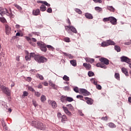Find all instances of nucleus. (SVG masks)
<instances>
[{
    "label": "nucleus",
    "instance_id": "obj_1",
    "mask_svg": "<svg viewBox=\"0 0 131 131\" xmlns=\"http://www.w3.org/2000/svg\"><path fill=\"white\" fill-rule=\"evenodd\" d=\"M99 61L100 62H98L96 64V67L106 69L107 66H106V65H109V60L105 57H101L99 59Z\"/></svg>",
    "mask_w": 131,
    "mask_h": 131
},
{
    "label": "nucleus",
    "instance_id": "obj_2",
    "mask_svg": "<svg viewBox=\"0 0 131 131\" xmlns=\"http://www.w3.org/2000/svg\"><path fill=\"white\" fill-rule=\"evenodd\" d=\"M0 14L1 16L7 15V16L10 17V18H14V15H13V13H12V10L11 9H9V10H8L7 8L0 7Z\"/></svg>",
    "mask_w": 131,
    "mask_h": 131
},
{
    "label": "nucleus",
    "instance_id": "obj_3",
    "mask_svg": "<svg viewBox=\"0 0 131 131\" xmlns=\"http://www.w3.org/2000/svg\"><path fill=\"white\" fill-rule=\"evenodd\" d=\"M0 91L3 92L4 94H5V95H7V96H11V91L10 89L4 85H0Z\"/></svg>",
    "mask_w": 131,
    "mask_h": 131
},
{
    "label": "nucleus",
    "instance_id": "obj_4",
    "mask_svg": "<svg viewBox=\"0 0 131 131\" xmlns=\"http://www.w3.org/2000/svg\"><path fill=\"white\" fill-rule=\"evenodd\" d=\"M35 60L39 63H45V62H47L48 61V59H47V58L39 55H36L35 57Z\"/></svg>",
    "mask_w": 131,
    "mask_h": 131
},
{
    "label": "nucleus",
    "instance_id": "obj_5",
    "mask_svg": "<svg viewBox=\"0 0 131 131\" xmlns=\"http://www.w3.org/2000/svg\"><path fill=\"white\" fill-rule=\"evenodd\" d=\"M33 123L35 124V126H36L37 128H39V129H45V128H46V125L40 122L34 121H33Z\"/></svg>",
    "mask_w": 131,
    "mask_h": 131
},
{
    "label": "nucleus",
    "instance_id": "obj_6",
    "mask_svg": "<svg viewBox=\"0 0 131 131\" xmlns=\"http://www.w3.org/2000/svg\"><path fill=\"white\" fill-rule=\"evenodd\" d=\"M116 43L114 41L111 40H107L105 41H103L101 43V47L105 48V47H108L109 46H115Z\"/></svg>",
    "mask_w": 131,
    "mask_h": 131
},
{
    "label": "nucleus",
    "instance_id": "obj_7",
    "mask_svg": "<svg viewBox=\"0 0 131 131\" xmlns=\"http://www.w3.org/2000/svg\"><path fill=\"white\" fill-rule=\"evenodd\" d=\"M37 46H38V47H39L41 51H42V52H45V53L47 52V45H46V43L41 41H38L37 42Z\"/></svg>",
    "mask_w": 131,
    "mask_h": 131
},
{
    "label": "nucleus",
    "instance_id": "obj_8",
    "mask_svg": "<svg viewBox=\"0 0 131 131\" xmlns=\"http://www.w3.org/2000/svg\"><path fill=\"white\" fill-rule=\"evenodd\" d=\"M79 92L82 95H83V96H85V97H86V96H90V95H91V93H90L89 91L84 89H79Z\"/></svg>",
    "mask_w": 131,
    "mask_h": 131
},
{
    "label": "nucleus",
    "instance_id": "obj_9",
    "mask_svg": "<svg viewBox=\"0 0 131 131\" xmlns=\"http://www.w3.org/2000/svg\"><path fill=\"white\" fill-rule=\"evenodd\" d=\"M121 62H125V63H127L128 64H129L130 63L131 61L129 58H128L126 56H122L120 57Z\"/></svg>",
    "mask_w": 131,
    "mask_h": 131
},
{
    "label": "nucleus",
    "instance_id": "obj_10",
    "mask_svg": "<svg viewBox=\"0 0 131 131\" xmlns=\"http://www.w3.org/2000/svg\"><path fill=\"white\" fill-rule=\"evenodd\" d=\"M64 27L66 28H69L70 30L74 33H77V30H76V29L72 26H65Z\"/></svg>",
    "mask_w": 131,
    "mask_h": 131
},
{
    "label": "nucleus",
    "instance_id": "obj_11",
    "mask_svg": "<svg viewBox=\"0 0 131 131\" xmlns=\"http://www.w3.org/2000/svg\"><path fill=\"white\" fill-rule=\"evenodd\" d=\"M110 22L113 25H116V24H117V19H116V18H115V17L113 16H110Z\"/></svg>",
    "mask_w": 131,
    "mask_h": 131
},
{
    "label": "nucleus",
    "instance_id": "obj_12",
    "mask_svg": "<svg viewBox=\"0 0 131 131\" xmlns=\"http://www.w3.org/2000/svg\"><path fill=\"white\" fill-rule=\"evenodd\" d=\"M62 108L67 115H68L69 116H71V115H72V113H71V112H70V111L68 110V108H67V107L65 106H62Z\"/></svg>",
    "mask_w": 131,
    "mask_h": 131
},
{
    "label": "nucleus",
    "instance_id": "obj_13",
    "mask_svg": "<svg viewBox=\"0 0 131 131\" xmlns=\"http://www.w3.org/2000/svg\"><path fill=\"white\" fill-rule=\"evenodd\" d=\"M83 66L85 68L86 70H91L92 69V65L88 63H83Z\"/></svg>",
    "mask_w": 131,
    "mask_h": 131
},
{
    "label": "nucleus",
    "instance_id": "obj_14",
    "mask_svg": "<svg viewBox=\"0 0 131 131\" xmlns=\"http://www.w3.org/2000/svg\"><path fill=\"white\" fill-rule=\"evenodd\" d=\"M84 99L86 101L87 104H89V105H93V103L94 102L93 99L89 97H84Z\"/></svg>",
    "mask_w": 131,
    "mask_h": 131
},
{
    "label": "nucleus",
    "instance_id": "obj_15",
    "mask_svg": "<svg viewBox=\"0 0 131 131\" xmlns=\"http://www.w3.org/2000/svg\"><path fill=\"white\" fill-rule=\"evenodd\" d=\"M40 14V10L39 9L33 10L32 11V14L34 16H38Z\"/></svg>",
    "mask_w": 131,
    "mask_h": 131
},
{
    "label": "nucleus",
    "instance_id": "obj_16",
    "mask_svg": "<svg viewBox=\"0 0 131 131\" xmlns=\"http://www.w3.org/2000/svg\"><path fill=\"white\" fill-rule=\"evenodd\" d=\"M85 17L86 19H92L94 18V16H93V14L89 13H85Z\"/></svg>",
    "mask_w": 131,
    "mask_h": 131
},
{
    "label": "nucleus",
    "instance_id": "obj_17",
    "mask_svg": "<svg viewBox=\"0 0 131 131\" xmlns=\"http://www.w3.org/2000/svg\"><path fill=\"white\" fill-rule=\"evenodd\" d=\"M67 120H68V119L67 118V116H66V115H62L61 117V122H62V123H66Z\"/></svg>",
    "mask_w": 131,
    "mask_h": 131
},
{
    "label": "nucleus",
    "instance_id": "obj_18",
    "mask_svg": "<svg viewBox=\"0 0 131 131\" xmlns=\"http://www.w3.org/2000/svg\"><path fill=\"white\" fill-rule=\"evenodd\" d=\"M50 104L52 105V108H55L57 107V103L54 100H51Z\"/></svg>",
    "mask_w": 131,
    "mask_h": 131
},
{
    "label": "nucleus",
    "instance_id": "obj_19",
    "mask_svg": "<svg viewBox=\"0 0 131 131\" xmlns=\"http://www.w3.org/2000/svg\"><path fill=\"white\" fill-rule=\"evenodd\" d=\"M122 72L125 74L126 76H128V71L125 68H122L121 69Z\"/></svg>",
    "mask_w": 131,
    "mask_h": 131
},
{
    "label": "nucleus",
    "instance_id": "obj_20",
    "mask_svg": "<svg viewBox=\"0 0 131 131\" xmlns=\"http://www.w3.org/2000/svg\"><path fill=\"white\" fill-rule=\"evenodd\" d=\"M107 9L111 12H115V8L113 6H107Z\"/></svg>",
    "mask_w": 131,
    "mask_h": 131
},
{
    "label": "nucleus",
    "instance_id": "obj_21",
    "mask_svg": "<svg viewBox=\"0 0 131 131\" xmlns=\"http://www.w3.org/2000/svg\"><path fill=\"white\" fill-rule=\"evenodd\" d=\"M94 9L97 13H101V12H102V11H103V9H102V8H101L100 7H95Z\"/></svg>",
    "mask_w": 131,
    "mask_h": 131
},
{
    "label": "nucleus",
    "instance_id": "obj_22",
    "mask_svg": "<svg viewBox=\"0 0 131 131\" xmlns=\"http://www.w3.org/2000/svg\"><path fill=\"white\" fill-rule=\"evenodd\" d=\"M70 63L72 66H74V67H76L77 66V63L76 62V60L73 59L70 61Z\"/></svg>",
    "mask_w": 131,
    "mask_h": 131
},
{
    "label": "nucleus",
    "instance_id": "obj_23",
    "mask_svg": "<svg viewBox=\"0 0 131 131\" xmlns=\"http://www.w3.org/2000/svg\"><path fill=\"white\" fill-rule=\"evenodd\" d=\"M108 125L109 127H111V128H114L116 127V125H115V124L112 122L108 123Z\"/></svg>",
    "mask_w": 131,
    "mask_h": 131
},
{
    "label": "nucleus",
    "instance_id": "obj_24",
    "mask_svg": "<svg viewBox=\"0 0 131 131\" xmlns=\"http://www.w3.org/2000/svg\"><path fill=\"white\" fill-rule=\"evenodd\" d=\"M85 61L92 64L95 62V59L94 58H88L85 59Z\"/></svg>",
    "mask_w": 131,
    "mask_h": 131
},
{
    "label": "nucleus",
    "instance_id": "obj_25",
    "mask_svg": "<svg viewBox=\"0 0 131 131\" xmlns=\"http://www.w3.org/2000/svg\"><path fill=\"white\" fill-rule=\"evenodd\" d=\"M60 100H61V102H62V103H64L65 101L67 100V96H62L60 98Z\"/></svg>",
    "mask_w": 131,
    "mask_h": 131
},
{
    "label": "nucleus",
    "instance_id": "obj_26",
    "mask_svg": "<svg viewBox=\"0 0 131 131\" xmlns=\"http://www.w3.org/2000/svg\"><path fill=\"white\" fill-rule=\"evenodd\" d=\"M40 10L41 12H45L47 10V7L43 5H41L40 7Z\"/></svg>",
    "mask_w": 131,
    "mask_h": 131
},
{
    "label": "nucleus",
    "instance_id": "obj_27",
    "mask_svg": "<svg viewBox=\"0 0 131 131\" xmlns=\"http://www.w3.org/2000/svg\"><path fill=\"white\" fill-rule=\"evenodd\" d=\"M6 29V32L7 34H9L11 31V29H10V27H9L8 25H6L5 26Z\"/></svg>",
    "mask_w": 131,
    "mask_h": 131
},
{
    "label": "nucleus",
    "instance_id": "obj_28",
    "mask_svg": "<svg viewBox=\"0 0 131 131\" xmlns=\"http://www.w3.org/2000/svg\"><path fill=\"white\" fill-rule=\"evenodd\" d=\"M115 51H116L118 52H120L121 51V49L120 48V47H119L117 45L115 46Z\"/></svg>",
    "mask_w": 131,
    "mask_h": 131
},
{
    "label": "nucleus",
    "instance_id": "obj_29",
    "mask_svg": "<svg viewBox=\"0 0 131 131\" xmlns=\"http://www.w3.org/2000/svg\"><path fill=\"white\" fill-rule=\"evenodd\" d=\"M36 76L37 78H39L41 80H43V76L42 75L39 74H37L36 75Z\"/></svg>",
    "mask_w": 131,
    "mask_h": 131
},
{
    "label": "nucleus",
    "instance_id": "obj_30",
    "mask_svg": "<svg viewBox=\"0 0 131 131\" xmlns=\"http://www.w3.org/2000/svg\"><path fill=\"white\" fill-rule=\"evenodd\" d=\"M47 48L49 50V51H54L55 48L51 45H47Z\"/></svg>",
    "mask_w": 131,
    "mask_h": 131
},
{
    "label": "nucleus",
    "instance_id": "obj_31",
    "mask_svg": "<svg viewBox=\"0 0 131 131\" xmlns=\"http://www.w3.org/2000/svg\"><path fill=\"white\" fill-rule=\"evenodd\" d=\"M115 77L118 80H120V76L119 75V73H116L115 74Z\"/></svg>",
    "mask_w": 131,
    "mask_h": 131
},
{
    "label": "nucleus",
    "instance_id": "obj_32",
    "mask_svg": "<svg viewBox=\"0 0 131 131\" xmlns=\"http://www.w3.org/2000/svg\"><path fill=\"white\" fill-rule=\"evenodd\" d=\"M91 82L93 83V84H95V85L98 84V82L97 81V80L96 79H92Z\"/></svg>",
    "mask_w": 131,
    "mask_h": 131
},
{
    "label": "nucleus",
    "instance_id": "obj_33",
    "mask_svg": "<svg viewBox=\"0 0 131 131\" xmlns=\"http://www.w3.org/2000/svg\"><path fill=\"white\" fill-rule=\"evenodd\" d=\"M62 54L66 56L67 57H69V58H71V59H72V55L70 54H68L65 52H63Z\"/></svg>",
    "mask_w": 131,
    "mask_h": 131
},
{
    "label": "nucleus",
    "instance_id": "obj_34",
    "mask_svg": "<svg viewBox=\"0 0 131 131\" xmlns=\"http://www.w3.org/2000/svg\"><path fill=\"white\" fill-rule=\"evenodd\" d=\"M41 101L43 103V102H45V101L47 100L46 98V96L45 95H42L40 97Z\"/></svg>",
    "mask_w": 131,
    "mask_h": 131
},
{
    "label": "nucleus",
    "instance_id": "obj_35",
    "mask_svg": "<svg viewBox=\"0 0 131 131\" xmlns=\"http://www.w3.org/2000/svg\"><path fill=\"white\" fill-rule=\"evenodd\" d=\"M75 12H76V13H78L80 15H81V14H82V11H81V10H80V9H79L76 8L75 9Z\"/></svg>",
    "mask_w": 131,
    "mask_h": 131
},
{
    "label": "nucleus",
    "instance_id": "obj_36",
    "mask_svg": "<svg viewBox=\"0 0 131 131\" xmlns=\"http://www.w3.org/2000/svg\"><path fill=\"white\" fill-rule=\"evenodd\" d=\"M64 41H66V42H70V38L68 37H65L63 38Z\"/></svg>",
    "mask_w": 131,
    "mask_h": 131
},
{
    "label": "nucleus",
    "instance_id": "obj_37",
    "mask_svg": "<svg viewBox=\"0 0 131 131\" xmlns=\"http://www.w3.org/2000/svg\"><path fill=\"white\" fill-rule=\"evenodd\" d=\"M63 80H65L66 81H69V80H70L69 77L66 75H64L63 77Z\"/></svg>",
    "mask_w": 131,
    "mask_h": 131
},
{
    "label": "nucleus",
    "instance_id": "obj_38",
    "mask_svg": "<svg viewBox=\"0 0 131 131\" xmlns=\"http://www.w3.org/2000/svg\"><path fill=\"white\" fill-rule=\"evenodd\" d=\"M73 101H74V100L72 98V97H67V102H73Z\"/></svg>",
    "mask_w": 131,
    "mask_h": 131
},
{
    "label": "nucleus",
    "instance_id": "obj_39",
    "mask_svg": "<svg viewBox=\"0 0 131 131\" xmlns=\"http://www.w3.org/2000/svg\"><path fill=\"white\" fill-rule=\"evenodd\" d=\"M67 106L68 107V108L70 109V110H73V106H72V104H67Z\"/></svg>",
    "mask_w": 131,
    "mask_h": 131
},
{
    "label": "nucleus",
    "instance_id": "obj_40",
    "mask_svg": "<svg viewBox=\"0 0 131 131\" xmlns=\"http://www.w3.org/2000/svg\"><path fill=\"white\" fill-rule=\"evenodd\" d=\"M88 75L90 77H92V76H94V75H95V73H94V72H92V71H89L88 72Z\"/></svg>",
    "mask_w": 131,
    "mask_h": 131
},
{
    "label": "nucleus",
    "instance_id": "obj_41",
    "mask_svg": "<svg viewBox=\"0 0 131 131\" xmlns=\"http://www.w3.org/2000/svg\"><path fill=\"white\" fill-rule=\"evenodd\" d=\"M30 57L31 58H34V60H35V57H36V55H35V53H31L30 54Z\"/></svg>",
    "mask_w": 131,
    "mask_h": 131
},
{
    "label": "nucleus",
    "instance_id": "obj_42",
    "mask_svg": "<svg viewBox=\"0 0 131 131\" xmlns=\"http://www.w3.org/2000/svg\"><path fill=\"white\" fill-rule=\"evenodd\" d=\"M28 90H29V91H30V92H35V90H34V89L30 86H28Z\"/></svg>",
    "mask_w": 131,
    "mask_h": 131
},
{
    "label": "nucleus",
    "instance_id": "obj_43",
    "mask_svg": "<svg viewBox=\"0 0 131 131\" xmlns=\"http://www.w3.org/2000/svg\"><path fill=\"white\" fill-rule=\"evenodd\" d=\"M103 22H108V21H110V17L104 18L103 19Z\"/></svg>",
    "mask_w": 131,
    "mask_h": 131
},
{
    "label": "nucleus",
    "instance_id": "obj_44",
    "mask_svg": "<svg viewBox=\"0 0 131 131\" xmlns=\"http://www.w3.org/2000/svg\"><path fill=\"white\" fill-rule=\"evenodd\" d=\"M49 85L53 88V89H56V84H54L53 82H50Z\"/></svg>",
    "mask_w": 131,
    "mask_h": 131
},
{
    "label": "nucleus",
    "instance_id": "obj_45",
    "mask_svg": "<svg viewBox=\"0 0 131 131\" xmlns=\"http://www.w3.org/2000/svg\"><path fill=\"white\" fill-rule=\"evenodd\" d=\"M35 96H36V97H40V94L38 92L35 91Z\"/></svg>",
    "mask_w": 131,
    "mask_h": 131
},
{
    "label": "nucleus",
    "instance_id": "obj_46",
    "mask_svg": "<svg viewBox=\"0 0 131 131\" xmlns=\"http://www.w3.org/2000/svg\"><path fill=\"white\" fill-rule=\"evenodd\" d=\"M94 3L97 4V3H98V4H102V0H93Z\"/></svg>",
    "mask_w": 131,
    "mask_h": 131
},
{
    "label": "nucleus",
    "instance_id": "obj_47",
    "mask_svg": "<svg viewBox=\"0 0 131 131\" xmlns=\"http://www.w3.org/2000/svg\"><path fill=\"white\" fill-rule=\"evenodd\" d=\"M28 96V93L26 91L23 92V97H27Z\"/></svg>",
    "mask_w": 131,
    "mask_h": 131
},
{
    "label": "nucleus",
    "instance_id": "obj_48",
    "mask_svg": "<svg viewBox=\"0 0 131 131\" xmlns=\"http://www.w3.org/2000/svg\"><path fill=\"white\" fill-rule=\"evenodd\" d=\"M74 91L76 93H79V89L78 88V87H75L74 88Z\"/></svg>",
    "mask_w": 131,
    "mask_h": 131
},
{
    "label": "nucleus",
    "instance_id": "obj_49",
    "mask_svg": "<svg viewBox=\"0 0 131 131\" xmlns=\"http://www.w3.org/2000/svg\"><path fill=\"white\" fill-rule=\"evenodd\" d=\"M33 105L34 106V107H37V103L35 100H32Z\"/></svg>",
    "mask_w": 131,
    "mask_h": 131
},
{
    "label": "nucleus",
    "instance_id": "obj_50",
    "mask_svg": "<svg viewBox=\"0 0 131 131\" xmlns=\"http://www.w3.org/2000/svg\"><path fill=\"white\" fill-rule=\"evenodd\" d=\"M30 55H26V61H29L30 60Z\"/></svg>",
    "mask_w": 131,
    "mask_h": 131
},
{
    "label": "nucleus",
    "instance_id": "obj_51",
    "mask_svg": "<svg viewBox=\"0 0 131 131\" xmlns=\"http://www.w3.org/2000/svg\"><path fill=\"white\" fill-rule=\"evenodd\" d=\"M96 85V88L97 90H102V86L100 85H98V84Z\"/></svg>",
    "mask_w": 131,
    "mask_h": 131
},
{
    "label": "nucleus",
    "instance_id": "obj_52",
    "mask_svg": "<svg viewBox=\"0 0 131 131\" xmlns=\"http://www.w3.org/2000/svg\"><path fill=\"white\" fill-rule=\"evenodd\" d=\"M76 98L77 99H80L81 100H82L83 98V96H81V95H77L76 96Z\"/></svg>",
    "mask_w": 131,
    "mask_h": 131
},
{
    "label": "nucleus",
    "instance_id": "obj_53",
    "mask_svg": "<svg viewBox=\"0 0 131 131\" xmlns=\"http://www.w3.org/2000/svg\"><path fill=\"white\" fill-rule=\"evenodd\" d=\"M42 84H43V85H45V86H48V85H49V83L46 81V82H42Z\"/></svg>",
    "mask_w": 131,
    "mask_h": 131
},
{
    "label": "nucleus",
    "instance_id": "obj_54",
    "mask_svg": "<svg viewBox=\"0 0 131 131\" xmlns=\"http://www.w3.org/2000/svg\"><path fill=\"white\" fill-rule=\"evenodd\" d=\"M102 120H108V117L105 116L101 118Z\"/></svg>",
    "mask_w": 131,
    "mask_h": 131
},
{
    "label": "nucleus",
    "instance_id": "obj_55",
    "mask_svg": "<svg viewBox=\"0 0 131 131\" xmlns=\"http://www.w3.org/2000/svg\"><path fill=\"white\" fill-rule=\"evenodd\" d=\"M44 5H45V6H47V7H50L51 6V4L48 3V2H47L46 1H45Z\"/></svg>",
    "mask_w": 131,
    "mask_h": 131
},
{
    "label": "nucleus",
    "instance_id": "obj_56",
    "mask_svg": "<svg viewBox=\"0 0 131 131\" xmlns=\"http://www.w3.org/2000/svg\"><path fill=\"white\" fill-rule=\"evenodd\" d=\"M15 7L17 8L18 10H21V7H20L19 5L17 4H14Z\"/></svg>",
    "mask_w": 131,
    "mask_h": 131
},
{
    "label": "nucleus",
    "instance_id": "obj_57",
    "mask_svg": "<svg viewBox=\"0 0 131 131\" xmlns=\"http://www.w3.org/2000/svg\"><path fill=\"white\" fill-rule=\"evenodd\" d=\"M0 21L4 23V22H6V19L5 18H0Z\"/></svg>",
    "mask_w": 131,
    "mask_h": 131
},
{
    "label": "nucleus",
    "instance_id": "obj_58",
    "mask_svg": "<svg viewBox=\"0 0 131 131\" xmlns=\"http://www.w3.org/2000/svg\"><path fill=\"white\" fill-rule=\"evenodd\" d=\"M37 3V4H43V5H45V1H38Z\"/></svg>",
    "mask_w": 131,
    "mask_h": 131
},
{
    "label": "nucleus",
    "instance_id": "obj_59",
    "mask_svg": "<svg viewBox=\"0 0 131 131\" xmlns=\"http://www.w3.org/2000/svg\"><path fill=\"white\" fill-rule=\"evenodd\" d=\"M52 8H48V9H47V12H48V13H52Z\"/></svg>",
    "mask_w": 131,
    "mask_h": 131
},
{
    "label": "nucleus",
    "instance_id": "obj_60",
    "mask_svg": "<svg viewBox=\"0 0 131 131\" xmlns=\"http://www.w3.org/2000/svg\"><path fill=\"white\" fill-rule=\"evenodd\" d=\"M26 39H27V41H30L31 40V38L28 36H26Z\"/></svg>",
    "mask_w": 131,
    "mask_h": 131
},
{
    "label": "nucleus",
    "instance_id": "obj_61",
    "mask_svg": "<svg viewBox=\"0 0 131 131\" xmlns=\"http://www.w3.org/2000/svg\"><path fill=\"white\" fill-rule=\"evenodd\" d=\"M57 117L59 118H61V117L62 118V114L60 113H57Z\"/></svg>",
    "mask_w": 131,
    "mask_h": 131
},
{
    "label": "nucleus",
    "instance_id": "obj_62",
    "mask_svg": "<svg viewBox=\"0 0 131 131\" xmlns=\"http://www.w3.org/2000/svg\"><path fill=\"white\" fill-rule=\"evenodd\" d=\"M32 79L31 78V77H27V81H29V82H30V81H31Z\"/></svg>",
    "mask_w": 131,
    "mask_h": 131
},
{
    "label": "nucleus",
    "instance_id": "obj_63",
    "mask_svg": "<svg viewBox=\"0 0 131 131\" xmlns=\"http://www.w3.org/2000/svg\"><path fill=\"white\" fill-rule=\"evenodd\" d=\"M16 61L19 62V61H20V56H16Z\"/></svg>",
    "mask_w": 131,
    "mask_h": 131
},
{
    "label": "nucleus",
    "instance_id": "obj_64",
    "mask_svg": "<svg viewBox=\"0 0 131 131\" xmlns=\"http://www.w3.org/2000/svg\"><path fill=\"white\" fill-rule=\"evenodd\" d=\"M31 40H32V41H34V42H36V41H37L36 39H35L34 38H31Z\"/></svg>",
    "mask_w": 131,
    "mask_h": 131
}]
</instances>
